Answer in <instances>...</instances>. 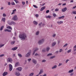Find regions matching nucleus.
<instances>
[{
	"mask_svg": "<svg viewBox=\"0 0 76 76\" xmlns=\"http://www.w3.org/2000/svg\"><path fill=\"white\" fill-rule=\"evenodd\" d=\"M12 19L13 20H18L17 15H14L12 18Z\"/></svg>",
	"mask_w": 76,
	"mask_h": 76,
	"instance_id": "nucleus-7",
	"label": "nucleus"
},
{
	"mask_svg": "<svg viewBox=\"0 0 76 76\" xmlns=\"http://www.w3.org/2000/svg\"><path fill=\"white\" fill-rule=\"evenodd\" d=\"M1 21H3L4 22H5V21L6 20V18H2L1 19Z\"/></svg>",
	"mask_w": 76,
	"mask_h": 76,
	"instance_id": "nucleus-21",
	"label": "nucleus"
},
{
	"mask_svg": "<svg viewBox=\"0 0 76 76\" xmlns=\"http://www.w3.org/2000/svg\"><path fill=\"white\" fill-rule=\"evenodd\" d=\"M8 29H5L4 30L5 32H8Z\"/></svg>",
	"mask_w": 76,
	"mask_h": 76,
	"instance_id": "nucleus-57",
	"label": "nucleus"
},
{
	"mask_svg": "<svg viewBox=\"0 0 76 76\" xmlns=\"http://www.w3.org/2000/svg\"><path fill=\"white\" fill-rule=\"evenodd\" d=\"M33 7H35V8H38V7H37V6L35 5H33Z\"/></svg>",
	"mask_w": 76,
	"mask_h": 76,
	"instance_id": "nucleus-42",
	"label": "nucleus"
},
{
	"mask_svg": "<svg viewBox=\"0 0 76 76\" xmlns=\"http://www.w3.org/2000/svg\"><path fill=\"white\" fill-rule=\"evenodd\" d=\"M46 51V50L45 49V48L43 49L42 50V53H45V52Z\"/></svg>",
	"mask_w": 76,
	"mask_h": 76,
	"instance_id": "nucleus-30",
	"label": "nucleus"
},
{
	"mask_svg": "<svg viewBox=\"0 0 76 76\" xmlns=\"http://www.w3.org/2000/svg\"><path fill=\"white\" fill-rule=\"evenodd\" d=\"M31 53L30 52H28V53L26 55V57H29V56H30V55H31Z\"/></svg>",
	"mask_w": 76,
	"mask_h": 76,
	"instance_id": "nucleus-6",
	"label": "nucleus"
},
{
	"mask_svg": "<svg viewBox=\"0 0 76 76\" xmlns=\"http://www.w3.org/2000/svg\"><path fill=\"white\" fill-rule=\"evenodd\" d=\"M9 67L10 68V71H11V70H12V69H13V66H12V65H11V64H10L9 65Z\"/></svg>",
	"mask_w": 76,
	"mask_h": 76,
	"instance_id": "nucleus-9",
	"label": "nucleus"
},
{
	"mask_svg": "<svg viewBox=\"0 0 76 76\" xmlns=\"http://www.w3.org/2000/svg\"><path fill=\"white\" fill-rule=\"evenodd\" d=\"M32 61L34 64H36L37 63V61L36 60H35L34 59H33L32 60Z\"/></svg>",
	"mask_w": 76,
	"mask_h": 76,
	"instance_id": "nucleus-8",
	"label": "nucleus"
},
{
	"mask_svg": "<svg viewBox=\"0 0 76 76\" xmlns=\"http://www.w3.org/2000/svg\"><path fill=\"white\" fill-rule=\"evenodd\" d=\"M4 56V54H2L1 55H0V57H3V56Z\"/></svg>",
	"mask_w": 76,
	"mask_h": 76,
	"instance_id": "nucleus-53",
	"label": "nucleus"
},
{
	"mask_svg": "<svg viewBox=\"0 0 76 76\" xmlns=\"http://www.w3.org/2000/svg\"><path fill=\"white\" fill-rule=\"evenodd\" d=\"M18 56H19V57H22V55L20 53H18Z\"/></svg>",
	"mask_w": 76,
	"mask_h": 76,
	"instance_id": "nucleus-31",
	"label": "nucleus"
},
{
	"mask_svg": "<svg viewBox=\"0 0 76 76\" xmlns=\"http://www.w3.org/2000/svg\"><path fill=\"white\" fill-rule=\"evenodd\" d=\"M66 10H67V8H64L62 10V11L63 12H66Z\"/></svg>",
	"mask_w": 76,
	"mask_h": 76,
	"instance_id": "nucleus-19",
	"label": "nucleus"
},
{
	"mask_svg": "<svg viewBox=\"0 0 76 76\" xmlns=\"http://www.w3.org/2000/svg\"><path fill=\"white\" fill-rule=\"evenodd\" d=\"M3 28H4V26H2L1 27V28L0 29V31H2V30H3Z\"/></svg>",
	"mask_w": 76,
	"mask_h": 76,
	"instance_id": "nucleus-32",
	"label": "nucleus"
},
{
	"mask_svg": "<svg viewBox=\"0 0 76 76\" xmlns=\"http://www.w3.org/2000/svg\"><path fill=\"white\" fill-rule=\"evenodd\" d=\"M53 54L52 53H49L48 54L47 56H52Z\"/></svg>",
	"mask_w": 76,
	"mask_h": 76,
	"instance_id": "nucleus-34",
	"label": "nucleus"
},
{
	"mask_svg": "<svg viewBox=\"0 0 76 76\" xmlns=\"http://www.w3.org/2000/svg\"><path fill=\"white\" fill-rule=\"evenodd\" d=\"M46 18H49V19H51V16L50 15H48L46 16Z\"/></svg>",
	"mask_w": 76,
	"mask_h": 76,
	"instance_id": "nucleus-28",
	"label": "nucleus"
},
{
	"mask_svg": "<svg viewBox=\"0 0 76 76\" xmlns=\"http://www.w3.org/2000/svg\"><path fill=\"white\" fill-rule=\"evenodd\" d=\"M63 51V50L61 49H59V53H61V52H62Z\"/></svg>",
	"mask_w": 76,
	"mask_h": 76,
	"instance_id": "nucleus-41",
	"label": "nucleus"
},
{
	"mask_svg": "<svg viewBox=\"0 0 76 76\" xmlns=\"http://www.w3.org/2000/svg\"><path fill=\"white\" fill-rule=\"evenodd\" d=\"M16 70H18L19 72H20L22 70V68L21 67H19L16 68Z\"/></svg>",
	"mask_w": 76,
	"mask_h": 76,
	"instance_id": "nucleus-5",
	"label": "nucleus"
},
{
	"mask_svg": "<svg viewBox=\"0 0 76 76\" xmlns=\"http://www.w3.org/2000/svg\"><path fill=\"white\" fill-rule=\"evenodd\" d=\"M55 12H58V11H59V9L58 8H56L55 10Z\"/></svg>",
	"mask_w": 76,
	"mask_h": 76,
	"instance_id": "nucleus-37",
	"label": "nucleus"
},
{
	"mask_svg": "<svg viewBox=\"0 0 76 76\" xmlns=\"http://www.w3.org/2000/svg\"><path fill=\"white\" fill-rule=\"evenodd\" d=\"M7 74H8V73L7 72H4L2 74V75L3 76H6V75H7Z\"/></svg>",
	"mask_w": 76,
	"mask_h": 76,
	"instance_id": "nucleus-13",
	"label": "nucleus"
},
{
	"mask_svg": "<svg viewBox=\"0 0 76 76\" xmlns=\"http://www.w3.org/2000/svg\"><path fill=\"white\" fill-rule=\"evenodd\" d=\"M18 49L17 47H15L14 48H12L11 49L12 50H13V51H15V50H16Z\"/></svg>",
	"mask_w": 76,
	"mask_h": 76,
	"instance_id": "nucleus-15",
	"label": "nucleus"
},
{
	"mask_svg": "<svg viewBox=\"0 0 76 76\" xmlns=\"http://www.w3.org/2000/svg\"><path fill=\"white\" fill-rule=\"evenodd\" d=\"M64 18V15L62 16L61 17H59L58 18V19H63V18Z\"/></svg>",
	"mask_w": 76,
	"mask_h": 76,
	"instance_id": "nucleus-25",
	"label": "nucleus"
},
{
	"mask_svg": "<svg viewBox=\"0 0 76 76\" xmlns=\"http://www.w3.org/2000/svg\"><path fill=\"white\" fill-rule=\"evenodd\" d=\"M67 45H68V44H65L63 46L64 47H67Z\"/></svg>",
	"mask_w": 76,
	"mask_h": 76,
	"instance_id": "nucleus-40",
	"label": "nucleus"
},
{
	"mask_svg": "<svg viewBox=\"0 0 76 76\" xmlns=\"http://www.w3.org/2000/svg\"><path fill=\"white\" fill-rule=\"evenodd\" d=\"M8 5H9V6H10V5L11 4L10 3V2H8Z\"/></svg>",
	"mask_w": 76,
	"mask_h": 76,
	"instance_id": "nucleus-44",
	"label": "nucleus"
},
{
	"mask_svg": "<svg viewBox=\"0 0 76 76\" xmlns=\"http://www.w3.org/2000/svg\"><path fill=\"white\" fill-rule=\"evenodd\" d=\"M63 21H57V23H58V25H61V23H63Z\"/></svg>",
	"mask_w": 76,
	"mask_h": 76,
	"instance_id": "nucleus-14",
	"label": "nucleus"
},
{
	"mask_svg": "<svg viewBox=\"0 0 76 76\" xmlns=\"http://www.w3.org/2000/svg\"><path fill=\"white\" fill-rule=\"evenodd\" d=\"M55 57H56V56H51V57H50V59H51L54 58H55Z\"/></svg>",
	"mask_w": 76,
	"mask_h": 76,
	"instance_id": "nucleus-29",
	"label": "nucleus"
},
{
	"mask_svg": "<svg viewBox=\"0 0 76 76\" xmlns=\"http://www.w3.org/2000/svg\"><path fill=\"white\" fill-rule=\"evenodd\" d=\"M71 51H72V49H69L68 50L67 52L68 53H70Z\"/></svg>",
	"mask_w": 76,
	"mask_h": 76,
	"instance_id": "nucleus-33",
	"label": "nucleus"
},
{
	"mask_svg": "<svg viewBox=\"0 0 76 76\" xmlns=\"http://www.w3.org/2000/svg\"><path fill=\"white\" fill-rule=\"evenodd\" d=\"M7 62H10V63H12V59L10 58H9L7 59Z\"/></svg>",
	"mask_w": 76,
	"mask_h": 76,
	"instance_id": "nucleus-4",
	"label": "nucleus"
},
{
	"mask_svg": "<svg viewBox=\"0 0 76 76\" xmlns=\"http://www.w3.org/2000/svg\"><path fill=\"white\" fill-rule=\"evenodd\" d=\"M36 34L37 35H39V31H37L36 32Z\"/></svg>",
	"mask_w": 76,
	"mask_h": 76,
	"instance_id": "nucleus-39",
	"label": "nucleus"
},
{
	"mask_svg": "<svg viewBox=\"0 0 76 76\" xmlns=\"http://www.w3.org/2000/svg\"><path fill=\"white\" fill-rule=\"evenodd\" d=\"M19 37L21 40H23L26 39L27 38V36L25 33H23L20 34L19 36Z\"/></svg>",
	"mask_w": 76,
	"mask_h": 76,
	"instance_id": "nucleus-1",
	"label": "nucleus"
},
{
	"mask_svg": "<svg viewBox=\"0 0 76 76\" xmlns=\"http://www.w3.org/2000/svg\"><path fill=\"white\" fill-rule=\"evenodd\" d=\"M61 65H62V63H59L58 65V66L60 67V66H61Z\"/></svg>",
	"mask_w": 76,
	"mask_h": 76,
	"instance_id": "nucleus-52",
	"label": "nucleus"
},
{
	"mask_svg": "<svg viewBox=\"0 0 76 76\" xmlns=\"http://www.w3.org/2000/svg\"><path fill=\"white\" fill-rule=\"evenodd\" d=\"M3 17H6V14H5V13H4L3 14Z\"/></svg>",
	"mask_w": 76,
	"mask_h": 76,
	"instance_id": "nucleus-45",
	"label": "nucleus"
},
{
	"mask_svg": "<svg viewBox=\"0 0 76 76\" xmlns=\"http://www.w3.org/2000/svg\"><path fill=\"white\" fill-rule=\"evenodd\" d=\"M11 4H12V5H15V4L14 2H12L11 3Z\"/></svg>",
	"mask_w": 76,
	"mask_h": 76,
	"instance_id": "nucleus-47",
	"label": "nucleus"
},
{
	"mask_svg": "<svg viewBox=\"0 0 76 76\" xmlns=\"http://www.w3.org/2000/svg\"><path fill=\"white\" fill-rule=\"evenodd\" d=\"M4 8L3 7H1V10H3Z\"/></svg>",
	"mask_w": 76,
	"mask_h": 76,
	"instance_id": "nucleus-62",
	"label": "nucleus"
},
{
	"mask_svg": "<svg viewBox=\"0 0 76 76\" xmlns=\"http://www.w3.org/2000/svg\"><path fill=\"white\" fill-rule=\"evenodd\" d=\"M15 42L16 41H11V45H13L15 44Z\"/></svg>",
	"mask_w": 76,
	"mask_h": 76,
	"instance_id": "nucleus-17",
	"label": "nucleus"
},
{
	"mask_svg": "<svg viewBox=\"0 0 76 76\" xmlns=\"http://www.w3.org/2000/svg\"><path fill=\"white\" fill-rule=\"evenodd\" d=\"M57 65H55L54 66H53L52 67V69H56L57 68Z\"/></svg>",
	"mask_w": 76,
	"mask_h": 76,
	"instance_id": "nucleus-20",
	"label": "nucleus"
},
{
	"mask_svg": "<svg viewBox=\"0 0 76 76\" xmlns=\"http://www.w3.org/2000/svg\"><path fill=\"white\" fill-rule=\"evenodd\" d=\"M31 58L28 59V61L29 62L30 61H31Z\"/></svg>",
	"mask_w": 76,
	"mask_h": 76,
	"instance_id": "nucleus-58",
	"label": "nucleus"
},
{
	"mask_svg": "<svg viewBox=\"0 0 76 76\" xmlns=\"http://www.w3.org/2000/svg\"><path fill=\"white\" fill-rule=\"evenodd\" d=\"M15 74L17 76H19L20 75V73H19V72H15Z\"/></svg>",
	"mask_w": 76,
	"mask_h": 76,
	"instance_id": "nucleus-12",
	"label": "nucleus"
},
{
	"mask_svg": "<svg viewBox=\"0 0 76 76\" xmlns=\"http://www.w3.org/2000/svg\"><path fill=\"white\" fill-rule=\"evenodd\" d=\"M19 65H20L19 62H17L15 64V67H18V66H19Z\"/></svg>",
	"mask_w": 76,
	"mask_h": 76,
	"instance_id": "nucleus-10",
	"label": "nucleus"
},
{
	"mask_svg": "<svg viewBox=\"0 0 76 76\" xmlns=\"http://www.w3.org/2000/svg\"><path fill=\"white\" fill-rule=\"evenodd\" d=\"M56 44H57V43L56 42H53L52 44V47H54V46L56 45Z\"/></svg>",
	"mask_w": 76,
	"mask_h": 76,
	"instance_id": "nucleus-11",
	"label": "nucleus"
},
{
	"mask_svg": "<svg viewBox=\"0 0 76 76\" xmlns=\"http://www.w3.org/2000/svg\"><path fill=\"white\" fill-rule=\"evenodd\" d=\"M45 8V7H42L40 9L41 11H42L43 10H44Z\"/></svg>",
	"mask_w": 76,
	"mask_h": 76,
	"instance_id": "nucleus-16",
	"label": "nucleus"
},
{
	"mask_svg": "<svg viewBox=\"0 0 76 76\" xmlns=\"http://www.w3.org/2000/svg\"><path fill=\"white\" fill-rule=\"evenodd\" d=\"M35 16H36L37 18H38V17L39 16V15H38V14H36Z\"/></svg>",
	"mask_w": 76,
	"mask_h": 76,
	"instance_id": "nucleus-49",
	"label": "nucleus"
},
{
	"mask_svg": "<svg viewBox=\"0 0 76 76\" xmlns=\"http://www.w3.org/2000/svg\"><path fill=\"white\" fill-rule=\"evenodd\" d=\"M45 39H42L41 40H40L38 42V44L39 45H42L43 42H44Z\"/></svg>",
	"mask_w": 76,
	"mask_h": 76,
	"instance_id": "nucleus-2",
	"label": "nucleus"
},
{
	"mask_svg": "<svg viewBox=\"0 0 76 76\" xmlns=\"http://www.w3.org/2000/svg\"><path fill=\"white\" fill-rule=\"evenodd\" d=\"M53 16L56 17V14H53Z\"/></svg>",
	"mask_w": 76,
	"mask_h": 76,
	"instance_id": "nucleus-64",
	"label": "nucleus"
},
{
	"mask_svg": "<svg viewBox=\"0 0 76 76\" xmlns=\"http://www.w3.org/2000/svg\"><path fill=\"white\" fill-rule=\"evenodd\" d=\"M34 73H31L30 74L29 76H33V75H34Z\"/></svg>",
	"mask_w": 76,
	"mask_h": 76,
	"instance_id": "nucleus-38",
	"label": "nucleus"
},
{
	"mask_svg": "<svg viewBox=\"0 0 76 76\" xmlns=\"http://www.w3.org/2000/svg\"><path fill=\"white\" fill-rule=\"evenodd\" d=\"M42 22H41L40 23H39V28H40L42 27Z\"/></svg>",
	"mask_w": 76,
	"mask_h": 76,
	"instance_id": "nucleus-18",
	"label": "nucleus"
},
{
	"mask_svg": "<svg viewBox=\"0 0 76 76\" xmlns=\"http://www.w3.org/2000/svg\"><path fill=\"white\" fill-rule=\"evenodd\" d=\"M7 29H10L12 30V28L10 26H8L7 27Z\"/></svg>",
	"mask_w": 76,
	"mask_h": 76,
	"instance_id": "nucleus-23",
	"label": "nucleus"
},
{
	"mask_svg": "<svg viewBox=\"0 0 76 76\" xmlns=\"http://www.w3.org/2000/svg\"><path fill=\"white\" fill-rule=\"evenodd\" d=\"M42 76H47V74H44L42 75Z\"/></svg>",
	"mask_w": 76,
	"mask_h": 76,
	"instance_id": "nucleus-63",
	"label": "nucleus"
},
{
	"mask_svg": "<svg viewBox=\"0 0 76 76\" xmlns=\"http://www.w3.org/2000/svg\"><path fill=\"white\" fill-rule=\"evenodd\" d=\"M46 61V60H45V59H44L42 61V63H45Z\"/></svg>",
	"mask_w": 76,
	"mask_h": 76,
	"instance_id": "nucleus-36",
	"label": "nucleus"
},
{
	"mask_svg": "<svg viewBox=\"0 0 76 76\" xmlns=\"http://www.w3.org/2000/svg\"><path fill=\"white\" fill-rule=\"evenodd\" d=\"M8 32H11V30H9L8 29Z\"/></svg>",
	"mask_w": 76,
	"mask_h": 76,
	"instance_id": "nucleus-61",
	"label": "nucleus"
},
{
	"mask_svg": "<svg viewBox=\"0 0 76 76\" xmlns=\"http://www.w3.org/2000/svg\"><path fill=\"white\" fill-rule=\"evenodd\" d=\"M34 50L33 53V55H34L36 51H38V50H39V49L37 48H34L33 49V50Z\"/></svg>",
	"mask_w": 76,
	"mask_h": 76,
	"instance_id": "nucleus-3",
	"label": "nucleus"
},
{
	"mask_svg": "<svg viewBox=\"0 0 76 76\" xmlns=\"http://www.w3.org/2000/svg\"><path fill=\"white\" fill-rule=\"evenodd\" d=\"M4 45V44H3V45H0V48H1L3 47Z\"/></svg>",
	"mask_w": 76,
	"mask_h": 76,
	"instance_id": "nucleus-35",
	"label": "nucleus"
},
{
	"mask_svg": "<svg viewBox=\"0 0 76 76\" xmlns=\"http://www.w3.org/2000/svg\"><path fill=\"white\" fill-rule=\"evenodd\" d=\"M45 23H42V26H45Z\"/></svg>",
	"mask_w": 76,
	"mask_h": 76,
	"instance_id": "nucleus-54",
	"label": "nucleus"
},
{
	"mask_svg": "<svg viewBox=\"0 0 76 76\" xmlns=\"http://www.w3.org/2000/svg\"><path fill=\"white\" fill-rule=\"evenodd\" d=\"M15 1V2H16V3H18V2H19V1H18L17 0H14Z\"/></svg>",
	"mask_w": 76,
	"mask_h": 76,
	"instance_id": "nucleus-48",
	"label": "nucleus"
},
{
	"mask_svg": "<svg viewBox=\"0 0 76 76\" xmlns=\"http://www.w3.org/2000/svg\"><path fill=\"white\" fill-rule=\"evenodd\" d=\"M73 75H74V73H71L70 74V75L71 76H73Z\"/></svg>",
	"mask_w": 76,
	"mask_h": 76,
	"instance_id": "nucleus-56",
	"label": "nucleus"
},
{
	"mask_svg": "<svg viewBox=\"0 0 76 76\" xmlns=\"http://www.w3.org/2000/svg\"><path fill=\"white\" fill-rule=\"evenodd\" d=\"M43 73V70H42V69H41L40 71V72L39 73V75H41V73Z\"/></svg>",
	"mask_w": 76,
	"mask_h": 76,
	"instance_id": "nucleus-22",
	"label": "nucleus"
},
{
	"mask_svg": "<svg viewBox=\"0 0 76 76\" xmlns=\"http://www.w3.org/2000/svg\"><path fill=\"white\" fill-rule=\"evenodd\" d=\"M72 13H73V14H76V11H72Z\"/></svg>",
	"mask_w": 76,
	"mask_h": 76,
	"instance_id": "nucleus-43",
	"label": "nucleus"
},
{
	"mask_svg": "<svg viewBox=\"0 0 76 76\" xmlns=\"http://www.w3.org/2000/svg\"><path fill=\"white\" fill-rule=\"evenodd\" d=\"M68 61H69V60L68 59V60H66V62H65L66 63H67V62H68Z\"/></svg>",
	"mask_w": 76,
	"mask_h": 76,
	"instance_id": "nucleus-60",
	"label": "nucleus"
},
{
	"mask_svg": "<svg viewBox=\"0 0 76 76\" xmlns=\"http://www.w3.org/2000/svg\"><path fill=\"white\" fill-rule=\"evenodd\" d=\"M50 47H48L46 48V50L47 51H49V50H50Z\"/></svg>",
	"mask_w": 76,
	"mask_h": 76,
	"instance_id": "nucleus-24",
	"label": "nucleus"
},
{
	"mask_svg": "<svg viewBox=\"0 0 76 76\" xmlns=\"http://www.w3.org/2000/svg\"><path fill=\"white\" fill-rule=\"evenodd\" d=\"M49 12H50V10H47L46 11V13H49Z\"/></svg>",
	"mask_w": 76,
	"mask_h": 76,
	"instance_id": "nucleus-51",
	"label": "nucleus"
},
{
	"mask_svg": "<svg viewBox=\"0 0 76 76\" xmlns=\"http://www.w3.org/2000/svg\"><path fill=\"white\" fill-rule=\"evenodd\" d=\"M73 72V69L69 71L68 73H72Z\"/></svg>",
	"mask_w": 76,
	"mask_h": 76,
	"instance_id": "nucleus-26",
	"label": "nucleus"
},
{
	"mask_svg": "<svg viewBox=\"0 0 76 76\" xmlns=\"http://www.w3.org/2000/svg\"><path fill=\"white\" fill-rule=\"evenodd\" d=\"M33 23L34 24H35V25H37V24H38V22H36V21H33Z\"/></svg>",
	"mask_w": 76,
	"mask_h": 76,
	"instance_id": "nucleus-27",
	"label": "nucleus"
},
{
	"mask_svg": "<svg viewBox=\"0 0 76 76\" xmlns=\"http://www.w3.org/2000/svg\"><path fill=\"white\" fill-rule=\"evenodd\" d=\"M11 23L13 25H15V23H15V22H13V21H12L11 22Z\"/></svg>",
	"mask_w": 76,
	"mask_h": 76,
	"instance_id": "nucleus-46",
	"label": "nucleus"
},
{
	"mask_svg": "<svg viewBox=\"0 0 76 76\" xmlns=\"http://www.w3.org/2000/svg\"><path fill=\"white\" fill-rule=\"evenodd\" d=\"M16 9H15L12 11V12H16Z\"/></svg>",
	"mask_w": 76,
	"mask_h": 76,
	"instance_id": "nucleus-59",
	"label": "nucleus"
},
{
	"mask_svg": "<svg viewBox=\"0 0 76 76\" xmlns=\"http://www.w3.org/2000/svg\"><path fill=\"white\" fill-rule=\"evenodd\" d=\"M22 3H23V5H24L25 4V2L22 1Z\"/></svg>",
	"mask_w": 76,
	"mask_h": 76,
	"instance_id": "nucleus-55",
	"label": "nucleus"
},
{
	"mask_svg": "<svg viewBox=\"0 0 76 76\" xmlns=\"http://www.w3.org/2000/svg\"><path fill=\"white\" fill-rule=\"evenodd\" d=\"M26 61H27L26 60H25V62L24 63V64H26V63H27V62H26Z\"/></svg>",
	"mask_w": 76,
	"mask_h": 76,
	"instance_id": "nucleus-50",
	"label": "nucleus"
}]
</instances>
